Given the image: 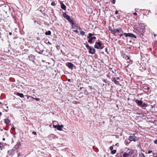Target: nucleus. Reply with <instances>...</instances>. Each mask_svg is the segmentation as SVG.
Wrapping results in <instances>:
<instances>
[{"mask_svg": "<svg viewBox=\"0 0 157 157\" xmlns=\"http://www.w3.org/2000/svg\"><path fill=\"white\" fill-rule=\"evenodd\" d=\"M63 15L64 17L67 19L69 18L70 17V16L65 13H63Z\"/></svg>", "mask_w": 157, "mask_h": 157, "instance_id": "nucleus-14", "label": "nucleus"}, {"mask_svg": "<svg viewBox=\"0 0 157 157\" xmlns=\"http://www.w3.org/2000/svg\"><path fill=\"white\" fill-rule=\"evenodd\" d=\"M33 134H34V135H36V133L35 132V131H33L32 132V133Z\"/></svg>", "mask_w": 157, "mask_h": 157, "instance_id": "nucleus-35", "label": "nucleus"}, {"mask_svg": "<svg viewBox=\"0 0 157 157\" xmlns=\"http://www.w3.org/2000/svg\"><path fill=\"white\" fill-rule=\"evenodd\" d=\"M71 18H70V17L69 18L67 19V20H68V21H69V20H70Z\"/></svg>", "mask_w": 157, "mask_h": 157, "instance_id": "nucleus-44", "label": "nucleus"}, {"mask_svg": "<svg viewBox=\"0 0 157 157\" xmlns=\"http://www.w3.org/2000/svg\"><path fill=\"white\" fill-rule=\"evenodd\" d=\"M123 58L125 59L126 60H129V57L127 55L124 54L123 56Z\"/></svg>", "mask_w": 157, "mask_h": 157, "instance_id": "nucleus-17", "label": "nucleus"}, {"mask_svg": "<svg viewBox=\"0 0 157 157\" xmlns=\"http://www.w3.org/2000/svg\"><path fill=\"white\" fill-rule=\"evenodd\" d=\"M96 39V37L95 36H93L92 37H91L89 38V40H88V42L90 43H92V40L94 39Z\"/></svg>", "mask_w": 157, "mask_h": 157, "instance_id": "nucleus-12", "label": "nucleus"}, {"mask_svg": "<svg viewBox=\"0 0 157 157\" xmlns=\"http://www.w3.org/2000/svg\"><path fill=\"white\" fill-rule=\"evenodd\" d=\"M116 150H113L111 151V154H114L116 153Z\"/></svg>", "mask_w": 157, "mask_h": 157, "instance_id": "nucleus-25", "label": "nucleus"}, {"mask_svg": "<svg viewBox=\"0 0 157 157\" xmlns=\"http://www.w3.org/2000/svg\"><path fill=\"white\" fill-rule=\"evenodd\" d=\"M142 107H146L147 106V105L145 103H144L142 104V105L141 106Z\"/></svg>", "mask_w": 157, "mask_h": 157, "instance_id": "nucleus-24", "label": "nucleus"}, {"mask_svg": "<svg viewBox=\"0 0 157 157\" xmlns=\"http://www.w3.org/2000/svg\"><path fill=\"white\" fill-rule=\"evenodd\" d=\"M133 14L135 15H137V13L136 12L133 13Z\"/></svg>", "mask_w": 157, "mask_h": 157, "instance_id": "nucleus-41", "label": "nucleus"}, {"mask_svg": "<svg viewBox=\"0 0 157 157\" xmlns=\"http://www.w3.org/2000/svg\"><path fill=\"white\" fill-rule=\"evenodd\" d=\"M2 114V113L0 112V116H1Z\"/></svg>", "mask_w": 157, "mask_h": 157, "instance_id": "nucleus-51", "label": "nucleus"}, {"mask_svg": "<svg viewBox=\"0 0 157 157\" xmlns=\"http://www.w3.org/2000/svg\"><path fill=\"white\" fill-rule=\"evenodd\" d=\"M111 31L112 33L113 34H115L116 33H123L122 29L120 28H119L117 29H114L113 30H111Z\"/></svg>", "mask_w": 157, "mask_h": 157, "instance_id": "nucleus-1", "label": "nucleus"}, {"mask_svg": "<svg viewBox=\"0 0 157 157\" xmlns=\"http://www.w3.org/2000/svg\"><path fill=\"white\" fill-rule=\"evenodd\" d=\"M129 140L130 141H133L134 142H135L136 141V138L135 136H129Z\"/></svg>", "mask_w": 157, "mask_h": 157, "instance_id": "nucleus-6", "label": "nucleus"}, {"mask_svg": "<svg viewBox=\"0 0 157 157\" xmlns=\"http://www.w3.org/2000/svg\"><path fill=\"white\" fill-rule=\"evenodd\" d=\"M51 5H52V6H55V2H51Z\"/></svg>", "mask_w": 157, "mask_h": 157, "instance_id": "nucleus-30", "label": "nucleus"}, {"mask_svg": "<svg viewBox=\"0 0 157 157\" xmlns=\"http://www.w3.org/2000/svg\"><path fill=\"white\" fill-rule=\"evenodd\" d=\"M86 46L87 48L89 49L91 48V47L88 44H86Z\"/></svg>", "mask_w": 157, "mask_h": 157, "instance_id": "nucleus-28", "label": "nucleus"}, {"mask_svg": "<svg viewBox=\"0 0 157 157\" xmlns=\"http://www.w3.org/2000/svg\"><path fill=\"white\" fill-rule=\"evenodd\" d=\"M89 52L91 54H94L95 53V49L94 48H91L89 49Z\"/></svg>", "mask_w": 157, "mask_h": 157, "instance_id": "nucleus-11", "label": "nucleus"}, {"mask_svg": "<svg viewBox=\"0 0 157 157\" xmlns=\"http://www.w3.org/2000/svg\"><path fill=\"white\" fill-rule=\"evenodd\" d=\"M61 8L63 10H66V6L63 3H61Z\"/></svg>", "mask_w": 157, "mask_h": 157, "instance_id": "nucleus-18", "label": "nucleus"}, {"mask_svg": "<svg viewBox=\"0 0 157 157\" xmlns=\"http://www.w3.org/2000/svg\"><path fill=\"white\" fill-rule=\"evenodd\" d=\"M140 156V157H145V156L144 155V154L142 153H141Z\"/></svg>", "mask_w": 157, "mask_h": 157, "instance_id": "nucleus-26", "label": "nucleus"}, {"mask_svg": "<svg viewBox=\"0 0 157 157\" xmlns=\"http://www.w3.org/2000/svg\"><path fill=\"white\" fill-rule=\"evenodd\" d=\"M144 89H147V90H148L150 89L149 87L147 86H144Z\"/></svg>", "mask_w": 157, "mask_h": 157, "instance_id": "nucleus-29", "label": "nucleus"}, {"mask_svg": "<svg viewBox=\"0 0 157 157\" xmlns=\"http://www.w3.org/2000/svg\"><path fill=\"white\" fill-rule=\"evenodd\" d=\"M29 59L30 60L34 61L35 59V56L33 55H31L29 56Z\"/></svg>", "mask_w": 157, "mask_h": 157, "instance_id": "nucleus-10", "label": "nucleus"}, {"mask_svg": "<svg viewBox=\"0 0 157 157\" xmlns=\"http://www.w3.org/2000/svg\"><path fill=\"white\" fill-rule=\"evenodd\" d=\"M123 35V33H121L119 35L120 38Z\"/></svg>", "mask_w": 157, "mask_h": 157, "instance_id": "nucleus-31", "label": "nucleus"}, {"mask_svg": "<svg viewBox=\"0 0 157 157\" xmlns=\"http://www.w3.org/2000/svg\"><path fill=\"white\" fill-rule=\"evenodd\" d=\"M44 50H42L38 52V53L40 54H41L43 52Z\"/></svg>", "mask_w": 157, "mask_h": 157, "instance_id": "nucleus-34", "label": "nucleus"}, {"mask_svg": "<svg viewBox=\"0 0 157 157\" xmlns=\"http://www.w3.org/2000/svg\"><path fill=\"white\" fill-rule=\"evenodd\" d=\"M34 99H35V100H36L37 101H39L40 100V99H39L38 98H34Z\"/></svg>", "mask_w": 157, "mask_h": 157, "instance_id": "nucleus-33", "label": "nucleus"}, {"mask_svg": "<svg viewBox=\"0 0 157 157\" xmlns=\"http://www.w3.org/2000/svg\"><path fill=\"white\" fill-rule=\"evenodd\" d=\"M105 52H107V48H105Z\"/></svg>", "mask_w": 157, "mask_h": 157, "instance_id": "nucleus-49", "label": "nucleus"}, {"mask_svg": "<svg viewBox=\"0 0 157 157\" xmlns=\"http://www.w3.org/2000/svg\"><path fill=\"white\" fill-rule=\"evenodd\" d=\"M4 121L5 123L6 124H8L10 122V120L7 118L4 119Z\"/></svg>", "mask_w": 157, "mask_h": 157, "instance_id": "nucleus-19", "label": "nucleus"}, {"mask_svg": "<svg viewBox=\"0 0 157 157\" xmlns=\"http://www.w3.org/2000/svg\"><path fill=\"white\" fill-rule=\"evenodd\" d=\"M110 150L111 151L113 150V146H110Z\"/></svg>", "mask_w": 157, "mask_h": 157, "instance_id": "nucleus-32", "label": "nucleus"}, {"mask_svg": "<svg viewBox=\"0 0 157 157\" xmlns=\"http://www.w3.org/2000/svg\"><path fill=\"white\" fill-rule=\"evenodd\" d=\"M72 25H73L74 24V21H73V20L71 19L70 20H69L68 21Z\"/></svg>", "mask_w": 157, "mask_h": 157, "instance_id": "nucleus-22", "label": "nucleus"}, {"mask_svg": "<svg viewBox=\"0 0 157 157\" xmlns=\"http://www.w3.org/2000/svg\"><path fill=\"white\" fill-rule=\"evenodd\" d=\"M151 152H152V151L149 150L148 151V153L150 154V153H151Z\"/></svg>", "mask_w": 157, "mask_h": 157, "instance_id": "nucleus-39", "label": "nucleus"}, {"mask_svg": "<svg viewBox=\"0 0 157 157\" xmlns=\"http://www.w3.org/2000/svg\"><path fill=\"white\" fill-rule=\"evenodd\" d=\"M67 81L68 82H70V79H68V80H67Z\"/></svg>", "mask_w": 157, "mask_h": 157, "instance_id": "nucleus-47", "label": "nucleus"}, {"mask_svg": "<svg viewBox=\"0 0 157 157\" xmlns=\"http://www.w3.org/2000/svg\"><path fill=\"white\" fill-rule=\"evenodd\" d=\"M127 63H128V64L125 67V69L127 71V68L128 67L129 65L132 63V61L130 59V58H129V60H127Z\"/></svg>", "mask_w": 157, "mask_h": 157, "instance_id": "nucleus-8", "label": "nucleus"}, {"mask_svg": "<svg viewBox=\"0 0 157 157\" xmlns=\"http://www.w3.org/2000/svg\"><path fill=\"white\" fill-rule=\"evenodd\" d=\"M116 80L117 79V80H118L119 79V77H117L116 78Z\"/></svg>", "mask_w": 157, "mask_h": 157, "instance_id": "nucleus-46", "label": "nucleus"}, {"mask_svg": "<svg viewBox=\"0 0 157 157\" xmlns=\"http://www.w3.org/2000/svg\"><path fill=\"white\" fill-rule=\"evenodd\" d=\"M2 144L1 143H0V148L2 147Z\"/></svg>", "mask_w": 157, "mask_h": 157, "instance_id": "nucleus-42", "label": "nucleus"}, {"mask_svg": "<svg viewBox=\"0 0 157 157\" xmlns=\"http://www.w3.org/2000/svg\"><path fill=\"white\" fill-rule=\"evenodd\" d=\"M5 140V138H3L2 139V140H3L4 141V140Z\"/></svg>", "mask_w": 157, "mask_h": 157, "instance_id": "nucleus-48", "label": "nucleus"}, {"mask_svg": "<svg viewBox=\"0 0 157 157\" xmlns=\"http://www.w3.org/2000/svg\"><path fill=\"white\" fill-rule=\"evenodd\" d=\"M73 66L74 65L71 63L69 62L67 63V66L69 69L71 70L73 69Z\"/></svg>", "mask_w": 157, "mask_h": 157, "instance_id": "nucleus-9", "label": "nucleus"}, {"mask_svg": "<svg viewBox=\"0 0 157 157\" xmlns=\"http://www.w3.org/2000/svg\"><path fill=\"white\" fill-rule=\"evenodd\" d=\"M45 34L46 35H50L51 34V32L50 31H48L45 32Z\"/></svg>", "mask_w": 157, "mask_h": 157, "instance_id": "nucleus-21", "label": "nucleus"}, {"mask_svg": "<svg viewBox=\"0 0 157 157\" xmlns=\"http://www.w3.org/2000/svg\"><path fill=\"white\" fill-rule=\"evenodd\" d=\"M63 127V125H59L58 124V125H57V129L61 131L62 130V128Z\"/></svg>", "mask_w": 157, "mask_h": 157, "instance_id": "nucleus-13", "label": "nucleus"}, {"mask_svg": "<svg viewBox=\"0 0 157 157\" xmlns=\"http://www.w3.org/2000/svg\"><path fill=\"white\" fill-rule=\"evenodd\" d=\"M145 32V27L144 26L140 27L138 29V32L140 35H143V33Z\"/></svg>", "mask_w": 157, "mask_h": 157, "instance_id": "nucleus-4", "label": "nucleus"}, {"mask_svg": "<svg viewBox=\"0 0 157 157\" xmlns=\"http://www.w3.org/2000/svg\"><path fill=\"white\" fill-rule=\"evenodd\" d=\"M123 33V35L126 36V37H133L135 38H136V36L135 35H134L130 33Z\"/></svg>", "mask_w": 157, "mask_h": 157, "instance_id": "nucleus-5", "label": "nucleus"}, {"mask_svg": "<svg viewBox=\"0 0 157 157\" xmlns=\"http://www.w3.org/2000/svg\"><path fill=\"white\" fill-rule=\"evenodd\" d=\"M77 28L79 29H81V28L79 26H77Z\"/></svg>", "mask_w": 157, "mask_h": 157, "instance_id": "nucleus-43", "label": "nucleus"}, {"mask_svg": "<svg viewBox=\"0 0 157 157\" xmlns=\"http://www.w3.org/2000/svg\"><path fill=\"white\" fill-rule=\"evenodd\" d=\"M132 152L131 151H129L128 152H124L122 154H121L118 157H128V156H130L131 155Z\"/></svg>", "mask_w": 157, "mask_h": 157, "instance_id": "nucleus-2", "label": "nucleus"}, {"mask_svg": "<svg viewBox=\"0 0 157 157\" xmlns=\"http://www.w3.org/2000/svg\"><path fill=\"white\" fill-rule=\"evenodd\" d=\"M115 0H111V2L113 4H114L115 3Z\"/></svg>", "mask_w": 157, "mask_h": 157, "instance_id": "nucleus-27", "label": "nucleus"}, {"mask_svg": "<svg viewBox=\"0 0 157 157\" xmlns=\"http://www.w3.org/2000/svg\"><path fill=\"white\" fill-rule=\"evenodd\" d=\"M112 81L117 85H118L119 83V82L117 81L116 79L115 78H113L112 79Z\"/></svg>", "mask_w": 157, "mask_h": 157, "instance_id": "nucleus-15", "label": "nucleus"}, {"mask_svg": "<svg viewBox=\"0 0 157 157\" xmlns=\"http://www.w3.org/2000/svg\"><path fill=\"white\" fill-rule=\"evenodd\" d=\"M101 43L100 42H96L94 45V47L97 49H102L103 47L101 46Z\"/></svg>", "mask_w": 157, "mask_h": 157, "instance_id": "nucleus-3", "label": "nucleus"}, {"mask_svg": "<svg viewBox=\"0 0 157 157\" xmlns=\"http://www.w3.org/2000/svg\"><path fill=\"white\" fill-rule=\"evenodd\" d=\"M12 129L14 130L15 129V128H12Z\"/></svg>", "mask_w": 157, "mask_h": 157, "instance_id": "nucleus-52", "label": "nucleus"}, {"mask_svg": "<svg viewBox=\"0 0 157 157\" xmlns=\"http://www.w3.org/2000/svg\"><path fill=\"white\" fill-rule=\"evenodd\" d=\"M94 35V34L91 33H90L88 34V36L87 37V38H90L91 37H92V36Z\"/></svg>", "mask_w": 157, "mask_h": 157, "instance_id": "nucleus-20", "label": "nucleus"}, {"mask_svg": "<svg viewBox=\"0 0 157 157\" xmlns=\"http://www.w3.org/2000/svg\"><path fill=\"white\" fill-rule=\"evenodd\" d=\"M80 33L81 35L82 36L84 35L85 34V33L83 31H81L80 32Z\"/></svg>", "mask_w": 157, "mask_h": 157, "instance_id": "nucleus-23", "label": "nucleus"}, {"mask_svg": "<svg viewBox=\"0 0 157 157\" xmlns=\"http://www.w3.org/2000/svg\"><path fill=\"white\" fill-rule=\"evenodd\" d=\"M16 95L21 98H22L24 97V95L23 94L19 92H17Z\"/></svg>", "mask_w": 157, "mask_h": 157, "instance_id": "nucleus-16", "label": "nucleus"}, {"mask_svg": "<svg viewBox=\"0 0 157 157\" xmlns=\"http://www.w3.org/2000/svg\"><path fill=\"white\" fill-rule=\"evenodd\" d=\"M156 36V35L155 34H154V36L155 37Z\"/></svg>", "mask_w": 157, "mask_h": 157, "instance_id": "nucleus-50", "label": "nucleus"}, {"mask_svg": "<svg viewBox=\"0 0 157 157\" xmlns=\"http://www.w3.org/2000/svg\"><path fill=\"white\" fill-rule=\"evenodd\" d=\"M154 143L155 144H157V140H156L154 141Z\"/></svg>", "mask_w": 157, "mask_h": 157, "instance_id": "nucleus-36", "label": "nucleus"}, {"mask_svg": "<svg viewBox=\"0 0 157 157\" xmlns=\"http://www.w3.org/2000/svg\"><path fill=\"white\" fill-rule=\"evenodd\" d=\"M118 13V11L117 10H116L115 12V14H117Z\"/></svg>", "mask_w": 157, "mask_h": 157, "instance_id": "nucleus-38", "label": "nucleus"}, {"mask_svg": "<svg viewBox=\"0 0 157 157\" xmlns=\"http://www.w3.org/2000/svg\"><path fill=\"white\" fill-rule=\"evenodd\" d=\"M9 35H12V33H11V32H10V33H9Z\"/></svg>", "mask_w": 157, "mask_h": 157, "instance_id": "nucleus-45", "label": "nucleus"}, {"mask_svg": "<svg viewBox=\"0 0 157 157\" xmlns=\"http://www.w3.org/2000/svg\"><path fill=\"white\" fill-rule=\"evenodd\" d=\"M135 101L137 104L139 106H141L143 101H140L136 99L135 100Z\"/></svg>", "mask_w": 157, "mask_h": 157, "instance_id": "nucleus-7", "label": "nucleus"}, {"mask_svg": "<svg viewBox=\"0 0 157 157\" xmlns=\"http://www.w3.org/2000/svg\"><path fill=\"white\" fill-rule=\"evenodd\" d=\"M74 31L76 33H78V31L77 29L75 30H74Z\"/></svg>", "mask_w": 157, "mask_h": 157, "instance_id": "nucleus-40", "label": "nucleus"}, {"mask_svg": "<svg viewBox=\"0 0 157 157\" xmlns=\"http://www.w3.org/2000/svg\"><path fill=\"white\" fill-rule=\"evenodd\" d=\"M53 127L55 128H57V125H53Z\"/></svg>", "mask_w": 157, "mask_h": 157, "instance_id": "nucleus-37", "label": "nucleus"}]
</instances>
